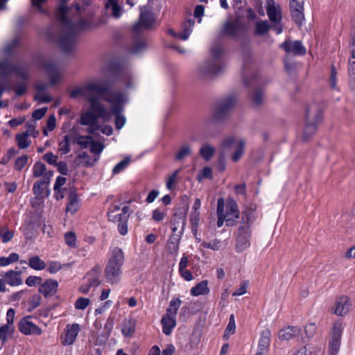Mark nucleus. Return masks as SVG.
Returning <instances> with one entry per match:
<instances>
[{"label":"nucleus","instance_id":"28","mask_svg":"<svg viewBox=\"0 0 355 355\" xmlns=\"http://www.w3.org/2000/svg\"><path fill=\"white\" fill-rule=\"evenodd\" d=\"M19 271L9 270L3 275L6 283L10 286H19L22 283Z\"/></svg>","mask_w":355,"mask_h":355},{"label":"nucleus","instance_id":"46","mask_svg":"<svg viewBox=\"0 0 355 355\" xmlns=\"http://www.w3.org/2000/svg\"><path fill=\"white\" fill-rule=\"evenodd\" d=\"M252 100L255 105L259 106L261 105L264 101L263 91L260 89H255L252 95Z\"/></svg>","mask_w":355,"mask_h":355},{"label":"nucleus","instance_id":"29","mask_svg":"<svg viewBox=\"0 0 355 355\" xmlns=\"http://www.w3.org/2000/svg\"><path fill=\"white\" fill-rule=\"evenodd\" d=\"M161 322L162 324V330L164 334L170 335L173 329L176 325L175 318L164 315L162 318Z\"/></svg>","mask_w":355,"mask_h":355},{"label":"nucleus","instance_id":"17","mask_svg":"<svg viewBox=\"0 0 355 355\" xmlns=\"http://www.w3.org/2000/svg\"><path fill=\"white\" fill-rule=\"evenodd\" d=\"M281 47L287 53L295 55H304L306 52L305 47L302 45V42L298 40H286L281 44Z\"/></svg>","mask_w":355,"mask_h":355},{"label":"nucleus","instance_id":"44","mask_svg":"<svg viewBox=\"0 0 355 355\" xmlns=\"http://www.w3.org/2000/svg\"><path fill=\"white\" fill-rule=\"evenodd\" d=\"M19 260V254L13 252L8 257H0V266H6Z\"/></svg>","mask_w":355,"mask_h":355},{"label":"nucleus","instance_id":"36","mask_svg":"<svg viewBox=\"0 0 355 355\" xmlns=\"http://www.w3.org/2000/svg\"><path fill=\"white\" fill-rule=\"evenodd\" d=\"M93 139L91 136L77 135L74 138L73 142L76 143L82 148H87L90 146Z\"/></svg>","mask_w":355,"mask_h":355},{"label":"nucleus","instance_id":"5","mask_svg":"<svg viewBox=\"0 0 355 355\" xmlns=\"http://www.w3.org/2000/svg\"><path fill=\"white\" fill-rule=\"evenodd\" d=\"M124 263V254L121 249L116 247L109 258L105 268V277L108 283L118 284L122 275V266Z\"/></svg>","mask_w":355,"mask_h":355},{"label":"nucleus","instance_id":"55","mask_svg":"<svg viewBox=\"0 0 355 355\" xmlns=\"http://www.w3.org/2000/svg\"><path fill=\"white\" fill-rule=\"evenodd\" d=\"M236 103V98L233 96H228L223 102L220 103L227 110L230 112L234 107Z\"/></svg>","mask_w":355,"mask_h":355},{"label":"nucleus","instance_id":"62","mask_svg":"<svg viewBox=\"0 0 355 355\" xmlns=\"http://www.w3.org/2000/svg\"><path fill=\"white\" fill-rule=\"evenodd\" d=\"M269 29V24L267 21L257 22L256 24V33L257 35H263Z\"/></svg>","mask_w":355,"mask_h":355},{"label":"nucleus","instance_id":"50","mask_svg":"<svg viewBox=\"0 0 355 355\" xmlns=\"http://www.w3.org/2000/svg\"><path fill=\"white\" fill-rule=\"evenodd\" d=\"M130 162V159L129 157H125L114 167L112 173L114 175L119 173L128 166Z\"/></svg>","mask_w":355,"mask_h":355},{"label":"nucleus","instance_id":"31","mask_svg":"<svg viewBox=\"0 0 355 355\" xmlns=\"http://www.w3.org/2000/svg\"><path fill=\"white\" fill-rule=\"evenodd\" d=\"M78 209V196L74 191H71L69 196V203L67 205L66 211L75 214Z\"/></svg>","mask_w":355,"mask_h":355},{"label":"nucleus","instance_id":"22","mask_svg":"<svg viewBox=\"0 0 355 355\" xmlns=\"http://www.w3.org/2000/svg\"><path fill=\"white\" fill-rule=\"evenodd\" d=\"M58 286V282L53 279H48L44 283L42 284L39 291L45 297L53 296L57 291Z\"/></svg>","mask_w":355,"mask_h":355},{"label":"nucleus","instance_id":"58","mask_svg":"<svg viewBox=\"0 0 355 355\" xmlns=\"http://www.w3.org/2000/svg\"><path fill=\"white\" fill-rule=\"evenodd\" d=\"M201 246L213 250H218L220 248V241L218 239L212 240L210 242L203 241Z\"/></svg>","mask_w":355,"mask_h":355},{"label":"nucleus","instance_id":"18","mask_svg":"<svg viewBox=\"0 0 355 355\" xmlns=\"http://www.w3.org/2000/svg\"><path fill=\"white\" fill-rule=\"evenodd\" d=\"M303 3L304 0H291L289 3L292 17L298 24H301L304 19Z\"/></svg>","mask_w":355,"mask_h":355},{"label":"nucleus","instance_id":"63","mask_svg":"<svg viewBox=\"0 0 355 355\" xmlns=\"http://www.w3.org/2000/svg\"><path fill=\"white\" fill-rule=\"evenodd\" d=\"M89 299L85 297H79L75 303V307L77 309L84 310L89 305Z\"/></svg>","mask_w":355,"mask_h":355},{"label":"nucleus","instance_id":"26","mask_svg":"<svg viewBox=\"0 0 355 355\" xmlns=\"http://www.w3.org/2000/svg\"><path fill=\"white\" fill-rule=\"evenodd\" d=\"M101 272V268L98 266H96L94 268L89 271L85 276V279H87V282L91 287L98 286L101 282L99 277Z\"/></svg>","mask_w":355,"mask_h":355},{"label":"nucleus","instance_id":"41","mask_svg":"<svg viewBox=\"0 0 355 355\" xmlns=\"http://www.w3.org/2000/svg\"><path fill=\"white\" fill-rule=\"evenodd\" d=\"M105 8L108 9L109 8H111L112 10V16L116 19H119L122 14L123 8L120 6L117 2L116 3H106Z\"/></svg>","mask_w":355,"mask_h":355},{"label":"nucleus","instance_id":"20","mask_svg":"<svg viewBox=\"0 0 355 355\" xmlns=\"http://www.w3.org/2000/svg\"><path fill=\"white\" fill-rule=\"evenodd\" d=\"M266 1L267 4L266 11L270 20L272 22L279 23L282 19L280 6L276 4L275 0Z\"/></svg>","mask_w":355,"mask_h":355},{"label":"nucleus","instance_id":"61","mask_svg":"<svg viewBox=\"0 0 355 355\" xmlns=\"http://www.w3.org/2000/svg\"><path fill=\"white\" fill-rule=\"evenodd\" d=\"M28 159V157L26 155L18 157L15 162V168L17 171H21L26 164Z\"/></svg>","mask_w":355,"mask_h":355},{"label":"nucleus","instance_id":"19","mask_svg":"<svg viewBox=\"0 0 355 355\" xmlns=\"http://www.w3.org/2000/svg\"><path fill=\"white\" fill-rule=\"evenodd\" d=\"M271 332L268 329H264L260 334L258 350L255 355H266L270 345Z\"/></svg>","mask_w":355,"mask_h":355},{"label":"nucleus","instance_id":"12","mask_svg":"<svg viewBox=\"0 0 355 355\" xmlns=\"http://www.w3.org/2000/svg\"><path fill=\"white\" fill-rule=\"evenodd\" d=\"M222 212L225 218L226 225L228 226L234 225L236 220L239 218V211L238 205L233 200H227L225 204L223 198Z\"/></svg>","mask_w":355,"mask_h":355},{"label":"nucleus","instance_id":"38","mask_svg":"<svg viewBox=\"0 0 355 355\" xmlns=\"http://www.w3.org/2000/svg\"><path fill=\"white\" fill-rule=\"evenodd\" d=\"M191 153V146L188 144H184L181 146L179 151L175 155V159L182 161Z\"/></svg>","mask_w":355,"mask_h":355},{"label":"nucleus","instance_id":"23","mask_svg":"<svg viewBox=\"0 0 355 355\" xmlns=\"http://www.w3.org/2000/svg\"><path fill=\"white\" fill-rule=\"evenodd\" d=\"M181 238V234H172L170 236L166 245V251L168 254L172 255L178 254Z\"/></svg>","mask_w":355,"mask_h":355},{"label":"nucleus","instance_id":"1","mask_svg":"<svg viewBox=\"0 0 355 355\" xmlns=\"http://www.w3.org/2000/svg\"><path fill=\"white\" fill-rule=\"evenodd\" d=\"M69 0H59L61 5L58 8L56 16L62 25V33L59 38V44L64 53L71 52L76 44V36L78 31L84 26L82 20L74 22L67 17L68 8L65 5Z\"/></svg>","mask_w":355,"mask_h":355},{"label":"nucleus","instance_id":"34","mask_svg":"<svg viewBox=\"0 0 355 355\" xmlns=\"http://www.w3.org/2000/svg\"><path fill=\"white\" fill-rule=\"evenodd\" d=\"M215 148L210 144L203 145L199 151L200 156L206 161H209L215 153Z\"/></svg>","mask_w":355,"mask_h":355},{"label":"nucleus","instance_id":"35","mask_svg":"<svg viewBox=\"0 0 355 355\" xmlns=\"http://www.w3.org/2000/svg\"><path fill=\"white\" fill-rule=\"evenodd\" d=\"M181 304L182 301L180 299H173L169 303V306L166 309V313L165 315L175 318L178 310L179 309Z\"/></svg>","mask_w":355,"mask_h":355},{"label":"nucleus","instance_id":"54","mask_svg":"<svg viewBox=\"0 0 355 355\" xmlns=\"http://www.w3.org/2000/svg\"><path fill=\"white\" fill-rule=\"evenodd\" d=\"M104 145L99 141H95L93 140L92 142V144L90 146V151L92 153L97 155H98L101 153L103 150L104 149Z\"/></svg>","mask_w":355,"mask_h":355},{"label":"nucleus","instance_id":"39","mask_svg":"<svg viewBox=\"0 0 355 355\" xmlns=\"http://www.w3.org/2000/svg\"><path fill=\"white\" fill-rule=\"evenodd\" d=\"M354 59L349 60L348 73L349 77V87L352 89L355 90V60Z\"/></svg>","mask_w":355,"mask_h":355},{"label":"nucleus","instance_id":"6","mask_svg":"<svg viewBox=\"0 0 355 355\" xmlns=\"http://www.w3.org/2000/svg\"><path fill=\"white\" fill-rule=\"evenodd\" d=\"M101 106L104 110L101 112L90 106V109L81 114L78 122L83 125H87V132L89 134H96L101 129V125L98 123V119H102L103 121L107 122L111 119V113L106 107L101 103Z\"/></svg>","mask_w":355,"mask_h":355},{"label":"nucleus","instance_id":"43","mask_svg":"<svg viewBox=\"0 0 355 355\" xmlns=\"http://www.w3.org/2000/svg\"><path fill=\"white\" fill-rule=\"evenodd\" d=\"M14 236V232L8 230L6 227H3L0 230V237L3 243L9 242Z\"/></svg>","mask_w":355,"mask_h":355},{"label":"nucleus","instance_id":"3","mask_svg":"<svg viewBox=\"0 0 355 355\" xmlns=\"http://www.w3.org/2000/svg\"><path fill=\"white\" fill-rule=\"evenodd\" d=\"M211 56L198 65L196 76L198 79L206 81L218 76L224 68L222 59L223 46L220 44L213 45L210 50Z\"/></svg>","mask_w":355,"mask_h":355},{"label":"nucleus","instance_id":"2","mask_svg":"<svg viewBox=\"0 0 355 355\" xmlns=\"http://www.w3.org/2000/svg\"><path fill=\"white\" fill-rule=\"evenodd\" d=\"M110 92L108 86L103 80H96L73 89L70 92V96L71 98L83 97L93 109L102 112L104 110L101 106L100 100L103 96L105 98Z\"/></svg>","mask_w":355,"mask_h":355},{"label":"nucleus","instance_id":"7","mask_svg":"<svg viewBox=\"0 0 355 355\" xmlns=\"http://www.w3.org/2000/svg\"><path fill=\"white\" fill-rule=\"evenodd\" d=\"M103 98L110 104L111 111L116 115V128L119 130L122 128L126 119L120 113L123 111V105L128 101L126 94L121 91H110Z\"/></svg>","mask_w":355,"mask_h":355},{"label":"nucleus","instance_id":"4","mask_svg":"<svg viewBox=\"0 0 355 355\" xmlns=\"http://www.w3.org/2000/svg\"><path fill=\"white\" fill-rule=\"evenodd\" d=\"M245 28L243 25L238 22L227 21L224 24V34L235 38L241 40V60L242 68L247 70L253 63V58L250 47L248 46V38L245 33Z\"/></svg>","mask_w":355,"mask_h":355},{"label":"nucleus","instance_id":"9","mask_svg":"<svg viewBox=\"0 0 355 355\" xmlns=\"http://www.w3.org/2000/svg\"><path fill=\"white\" fill-rule=\"evenodd\" d=\"M221 148L223 149L234 147L235 150L232 155V159L236 162L243 155L245 147V141L241 137H227L221 142Z\"/></svg>","mask_w":355,"mask_h":355},{"label":"nucleus","instance_id":"16","mask_svg":"<svg viewBox=\"0 0 355 355\" xmlns=\"http://www.w3.org/2000/svg\"><path fill=\"white\" fill-rule=\"evenodd\" d=\"M42 67L49 76L51 85L53 86L60 81L62 76V72L53 62H44Z\"/></svg>","mask_w":355,"mask_h":355},{"label":"nucleus","instance_id":"37","mask_svg":"<svg viewBox=\"0 0 355 355\" xmlns=\"http://www.w3.org/2000/svg\"><path fill=\"white\" fill-rule=\"evenodd\" d=\"M29 266L37 270H41L45 268L46 263L38 256H34L29 259Z\"/></svg>","mask_w":355,"mask_h":355},{"label":"nucleus","instance_id":"11","mask_svg":"<svg viewBox=\"0 0 355 355\" xmlns=\"http://www.w3.org/2000/svg\"><path fill=\"white\" fill-rule=\"evenodd\" d=\"M15 73L17 77L21 79L28 78V72L26 68L21 65H16L6 61L0 62V76L6 78L9 74Z\"/></svg>","mask_w":355,"mask_h":355},{"label":"nucleus","instance_id":"47","mask_svg":"<svg viewBox=\"0 0 355 355\" xmlns=\"http://www.w3.org/2000/svg\"><path fill=\"white\" fill-rule=\"evenodd\" d=\"M12 332L13 327L9 324L3 325L0 328V339L3 343L7 340L8 336L11 335Z\"/></svg>","mask_w":355,"mask_h":355},{"label":"nucleus","instance_id":"32","mask_svg":"<svg viewBox=\"0 0 355 355\" xmlns=\"http://www.w3.org/2000/svg\"><path fill=\"white\" fill-rule=\"evenodd\" d=\"M195 24L194 19H189L183 25V31L179 33L180 37L183 40H187L192 32L193 27Z\"/></svg>","mask_w":355,"mask_h":355},{"label":"nucleus","instance_id":"52","mask_svg":"<svg viewBox=\"0 0 355 355\" xmlns=\"http://www.w3.org/2000/svg\"><path fill=\"white\" fill-rule=\"evenodd\" d=\"M254 219V211L252 209H245L242 212V221L245 225H249V223L253 222Z\"/></svg>","mask_w":355,"mask_h":355},{"label":"nucleus","instance_id":"45","mask_svg":"<svg viewBox=\"0 0 355 355\" xmlns=\"http://www.w3.org/2000/svg\"><path fill=\"white\" fill-rule=\"evenodd\" d=\"M222 207H223V198H220L218 200L217 202V226L220 227L223 226L224 222H225V218H224V215L222 212Z\"/></svg>","mask_w":355,"mask_h":355},{"label":"nucleus","instance_id":"10","mask_svg":"<svg viewBox=\"0 0 355 355\" xmlns=\"http://www.w3.org/2000/svg\"><path fill=\"white\" fill-rule=\"evenodd\" d=\"M154 13L147 9L146 7L140 8L139 20L132 27L135 33H139L143 29L150 28L155 21Z\"/></svg>","mask_w":355,"mask_h":355},{"label":"nucleus","instance_id":"27","mask_svg":"<svg viewBox=\"0 0 355 355\" xmlns=\"http://www.w3.org/2000/svg\"><path fill=\"white\" fill-rule=\"evenodd\" d=\"M300 329L297 327L288 326L282 329L279 332V337L281 340H289L300 334Z\"/></svg>","mask_w":355,"mask_h":355},{"label":"nucleus","instance_id":"48","mask_svg":"<svg viewBox=\"0 0 355 355\" xmlns=\"http://www.w3.org/2000/svg\"><path fill=\"white\" fill-rule=\"evenodd\" d=\"M59 150L61 154H67L70 152V139L69 136L65 135L64 137V139L61 141L59 144Z\"/></svg>","mask_w":355,"mask_h":355},{"label":"nucleus","instance_id":"33","mask_svg":"<svg viewBox=\"0 0 355 355\" xmlns=\"http://www.w3.org/2000/svg\"><path fill=\"white\" fill-rule=\"evenodd\" d=\"M135 322L131 320H125L122 324V334L125 336H131L135 330Z\"/></svg>","mask_w":355,"mask_h":355},{"label":"nucleus","instance_id":"59","mask_svg":"<svg viewBox=\"0 0 355 355\" xmlns=\"http://www.w3.org/2000/svg\"><path fill=\"white\" fill-rule=\"evenodd\" d=\"M119 79L125 85L128 89L132 88L134 85L132 76L128 73H121Z\"/></svg>","mask_w":355,"mask_h":355},{"label":"nucleus","instance_id":"21","mask_svg":"<svg viewBox=\"0 0 355 355\" xmlns=\"http://www.w3.org/2000/svg\"><path fill=\"white\" fill-rule=\"evenodd\" d=\"M186 225V217L181 214H175L173 216L171 226L172 234H181L182 235Z\"/></svg>","mask_w":355,"mask_h":355},{"label":"nucleus","instance_id":"42","mask_svg":"<svg viewBox=\"0 0 355 355\" xmlns=\"http://www.w3.org/2000/svg\"><path fill=\"white\" fill-rule=\"evenodd\" d=\"M46 171V168L44 164L40 162H37L33 167V175L35 178H40L44 174Z\"/></svg>","mask_w":355,"mask_h":355},{"label":"nucleus","instance_id":"8","mask_svg":"<svg viewBox=\"0 0 355 355\" xmlns=\"http://www.w3.org/2000/svg\"><path fill=\"white\" fill-rule=\"evenodd\" d=\"M306 124L303 131L304 140H308L317 130L322 117V106L318 103L309 104L306 110Z\"/></svg>","mask_w":355,"mask_h":355},{"label":"nucleus","instance_id":"15","mask_svg":"<svg viewBox=\"0 0 355 355\" xmlns=\"http://www.w3.org/2000/svg\"><path fill=\"white\" fill-rule=\"evenodd\" d=\"M351 306L349 298L347 296L343 295L335 300L331 311L337 315H344L348 313Z\"/></svg>","mask_w":355,"mask_h":355},{"label":"nucleus","instance_id":"53","mask_svg":"<svg viewBox=\"0 0 355 355\" xmlns=\"http://www.w3.org/2000/svg\"><path fill=\"white\" fill-rule=\"evenodd\" d=\"M229 112L228 110L219 104L215 110V118L217 120H223L228 116Z\"/></svg>","mask_w":355,"mask_h":355},{"label":"nucleus","instance_id":"40","mask_svg":"<svg viewBox=\"0 0 355 355\" xmlns=\"http://www.w3.org/2000/svg\"><path fill=\"white\" fill-rule=\"evenodd\" d=\"M16 141L20 149L26 148L31 144V140L28 139V136L27 134H24L23 132L16 135Z\"/></svg>","mask_w":355,"mask_h":355},{"label":"nucleus","instance_id":"60","mask_svg":"<svg viewBox=\"0 0 355 355\" xmlns=\"http://www.w3.org/2000/svg\"><path fill=\"white\" fill-rule=\"evenodd\" d=\"M145 47V42L143 40H137L134 42L131 47L130 51L132 53H139Z\"/></svg>","mask_w":355,"mask_h":355},{"label":"nucleus","instance_id":"25","mask_svg":"<svg viewBox=\"0 0 355 355\" xmlns=\"http://www.w3.org/2000/svg\"><path fill=\"white\" fill-rule=\"evenodd\" d=\"M98 157L92 160V157L86 152H82L76 156L74 160V164L76 166H82L85 167H91L95 164V162H98Z\"/></svg>","mask_w":355,"mask_h":355},{"label":"nucleus","instance_id":"14","mask_svg":"<svg viewBox=\"0 0 355 355\" xmlns=\"http://www.w3.org/2000/svg\"><path fill=\"white\" fill-rule=\"evenodd\" d=\"M19 330L25 335H40L42 330L31 321V317L21 319L18 324Z\"/></svg>","mask_w":355,"mask_h":355},{"label":"nucleus","instance_id":"64","mask_svg":"<svg viewBox=\"0 0 355 355\" xmlns=\"http://www.w3.org/2000/svg\"><path fill=\"white\" fill-rule=\"evenodd\" d=\"M332 337L336 339H340L342 334V325L339 322H335L332 329Z\"/></svg>","mask_w":355,"mask_h":355},{"label":"nucleus","instance_id":"49","mask_svg":"<svg viewBox=\"0 0 355 355\" xmlns=\"http://www.w3.org/2000/svg\"><path fill=\"white\" fill-rule=\"evenodd\" d=\"M236 330V323L234 315L233 314L230 315L228 324L225 329L224 337L228 338L229 335L234 334Z\"/></svg>","mask_w":355,"mask_h":355},{"label":"nucleus","instance_id":"30","mask_svg":"<svg viewBox=\"0 0 355 355\" xmlns=\"http://www.w3.org/2000/svg\"><path fill=\"white\" fill-rule=\"evenodd\" d=\"M209 293L208 287V281L203 280L197 284L191 289V295L193 296H198L200 295H207Z\"/></svg>","mask_w":355,"mask_h":355},{"label":"nucleus","instance_id":"57","mask_svg":"<svg viewBox=\"0 0 355 355\" xmlns=\"http://www.w3.org/2000/svg\"><path fill=\"white\" fill-rule=\"evenodd\" d=\"M64 241L67 245L71 248L76 246V236L73 232H68L64 234Z\"/></svg>","mask_w":355,"mask_h":355},{"label":"nucleus","instance_id":"51","mask_svg":"<svg viewBox=\"0 0 355 355\" xmlns=\"http://www.w3.org/2000/svg\"><path fill=\"white\" fill-rule=\"evenodd\" d=\"M46 186L43 184L42 182L40 181H37L33 187V191L34 194L37 198H42L44 196V190Z\"/></svg>","mask_w":355,"mask_h":355},{"label":"nucleus","instance_id":"13","mask_svg":"<svg viewBox=\"0 0 355 355\" xmlns=\"http://www.w3.org/2000/svg\"><path fill=\"white\" fill-rule=\"evenodd\" d=\"M251 231L250 226L247 225H241L237 233L236 250L241 252L250 245Z\"/></svg>","mask_w":355,"mask_h":355},{"label":"nucleus","instance_id":"56","mask_svg":"<svg viewBox=\"0 0 355 355\" xmlns=\"http://www.w3.org/2000/svg\"><path fill=\"white\" fill-rule=\"evenodd\" d=\"M236 103V98L233 96H228L223 102L220 103L227 110L230 112L234 107Z\"/></svg>","mask_w":355,"mask_h":355},{"label":"nucleus","instance_id":"24","mask_svg":"<svg viewBox=\"0 0 355 355\" xmlns=\"http://www.w3.org/2000/svg\"><path fill=\"white\" fill-rule=\"evenodd\" d=\"M79 331L80 326L78 324H68L66 327L65 338L63 343L64 345L73 344Z\"/></svg>","mask_w":355,"mask_h":355}]
</instances>
